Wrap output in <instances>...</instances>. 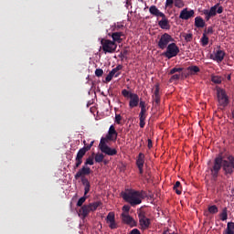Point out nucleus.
Masks as SVG:
<instances>
[{"label":"nucleus","mask_w":234,"mask_h":234,"mask_svg":"<svg viewBox=\"0 0 234 234\" xmlns=\"http://www.w3.org/2000/svg\"><path fill=\"white\" fill-rule=\"evenodd\" d=\"M137 218H139L140 219V229H149V227L151 226V219H149V218H146V216H144V214L143 213L137 214Z\"/></svg>","instance_id":"14"},{"label":"nucleus","mask_w":234,"mask_h":234,"mask_svg":"<svg viewBox=\"0 0 234 234\" xmlns=\"http://www.w3.org/2000/svg\"><path fill=\"white\" fill-rule=\"evenodd\" d=\"M171 78L169 79V83H173L175 81L180 80V78L182 77V74H172Z\"/></svg>","instance_id":"29"},{"label":"nucleus","mask_w":234,"mask_h":234,"mask_svg":"<svg viewBox=\"0 0 234 234\" xmlns=\"http://www.w3.org/2000/svg\"><path fill=\"white\" fill-rule=\"evenodd\" d=\"M122 222L131 226V228H134L136 226V222L134 219H133V218H131V216H129L128 214H122Z\"/></svg>","instance_id":"20"},{"label":"nucleus","mask_w":234,"mask_h":234,"mask_svg":"<svg viewBox=\"0 0 234 234\" xmlns=\"http://www.w3.org/2000/svg\"><path fill=\"white\" fill-rule=\"evenodd\" d=\"M122 96L130 99L129 108L131 109H134L135 107H137V104H140V102H144L143 101H140V97H138L137 94L132 93L127 90H122Z\"/></svg>","instance_id":"7"},{"label":"nucleus","mask_w":234,"mask_h":234,"mask_svg":"<svg viewBox=\"0 0 234 234\" xmlns=\"http://www.w3.org/2000/svg\"><path fill=\"white\" fill-rule=\"evenodd\" d=\"M157 26H159L161 29H169V20L166 19V17H162V19L157 22Z\"/></svg>","instance_id":"26"},{"label":"nucleus","mask_w":234,"mask_h":234,"mask_svg":"<svg viewBox=\"0 0 234 234\" xmlns=\"http://www.w3.org/2000/svg\"><path fill=\"white\" fill-rule=\"evenodd\" d=\"M230 79H231V77H230V76H227V80H229Z\"/></svg>","instance_id":"50"},{"label":"nucleus","mask_w":234,"mask_h":234,"mask_svg":"<svg viewBox=\"0 0 234 234\" xmlns=\"http://www.w3.org/2000/svg\"><path fill=\"white\" fill-rule=\"evenodd\" d=\"M211 82L214 84H220L222 82V79L220 76H211Z\"/></svg>","instance_id":"32"},{"label":"nucleus","mask_w":234,"mask_h":234,"mask_svg":"<svg viewBox=\"0 0 234 234\" xmlns=\"http://www.w3.org/2000/svg\"><path fill=\"white\" fill-rule=\"evenodd\" d=\"M128 54V51L126 49H124V51H122L120 53V58L122 60L124 58H126V55Z\"/></svg>","instance_id":"39"},{"label":"nucleus","mask_w":234,"mask_h":234,"mask_svg":"<svg viewBox=\"0 0 234 234\" xmlns=\"http://www.w3.org/2000/svg\"><path fill=\"white\" fill-rule=\"evenodd\" d=\"M122 198L124 199L126 203H129L131 207H135L142 204V198H144V191L129 189L122 193Z\"/></svg>","instance_id":"4"},{"label":"nucleus","mask_w":234,"mask_h":234,"mask_svg":"<svg viewBox=\"0 0 234 234\" xmlns=\"http://www.w3.org/2000/svg\"><path fill=\"white\" fill-rule=\"evenodd\" d=\"M131 210V207L128 205H124V207H122V211H124L125 213H128V211Z\"/></svg>","instance_id":"42"},{"label":"nucleus","mask_w":234,"mask_h":234,"mask_svg":"<svg viewBox=\"0 0 234 234\" xmlns=\"http://www.w3.org/2000/svg\"><path fill=\"white\" fill-rule=\"evenodd\" d=\"M117 140V132L115 131V126L111 125L108 127V133L106 137H101L100 140V151L108 156L117 155V150L115 148L109 147L106 144L108 142H115Z\"/></svg>","instance_id":"2"},{"label":"nucleus","mask_w":234,"mask_h":234,"mask_svg":"<svg viewBox=\"0 0 234 234\" xmlns=\"http://www.w3.org/2000/svg\"><path fill=\"white\" fill-rule=\"evenodd\" d=\"M122 27H123V26H122V25H121V24H117V25H115V28H114V29H112V30L117 31V30L122 29Z\"/></svg>","instance_id":"43"},{"label":"nucleus","mask_w":234,"mask_h":234,"mask_svg":"<svg viewBox=\"0 0 234 234\" xmlns=\"http://www.w3.org/2000/svg\"><path fill=\"white\" fill-rule=\"evenodd\" d=\"M186 70L189 71L190 75H195L197 72H200V68H197V66H189L186 68Z\"/></svg>","instance_id":"27"},{"label":"nucleus","mask_w":234,"mask_h":234,"mask_svg":"<svg viewBox=\"0 0 234 234\" xmlns=\"http://www.w3.org/2000/svg\"><path fill=\"white\" fill-rule=\"evenodd\" d=\"M231 119H234V110H231Z\"/></svg>","instance_id":"49"},{"label":"nucleus","mask_w":234,"mask_h":234,"mask_svg":"<svg viewBox=\"0 0 234 234\" xmlns=\"http://www.w3.org/2000/svg\"><path fill=\"white\" fill-rule=\"evenodd\" d=\"M92 160H94L95 163L100 164V163L103 162V154H95V158H92Z\"/></svg>","instance_id":"33"},{"label":"nucleus","mask_w":234,"mask_h":234,"mask_svg":"<svg viewBox=\"0 0 234 234\" xmlns=\"http://www.w3.org/2000/svg\"><path fill=\"white\" fill-rule=\"evenodd\" d=\"M214 34V27H207V29L205 30V33H203V35L207 36V35H211Z\"/></svg>","instance_id":"36"},{"label":"nucleus","mask_w":234,"mask_h":234,"mask_svg":"<svg viewBox=\"0 0 234 234\" xmlns=\"http://www.w3.org/2000/svg\"><path fill=\"white\" fill-rule=\"evenodd\" d=\"M129 234H141L140 230H138L137 229H133V230H131V232H129Z\"/></svg>","instance_id":"44"},{"label":"nucleus","mask_w":234,"mask_h":234,"mask_svg":"<svg viewBox=\"0 0 234 234\" xmlns=\"http://www.w3.org/2000/svg\"><path fill=\"white\" fill-rule=\"evenodd\" d=\"M122 122V116L120 114H115V123L120 124Z\"/></svg>","instance_id":"41"},{"label":"nucleus","mask_w":234,"mask_h":234,"mask_svg":"<svg viewBox=\"0 0 234 234\" xmlns=\"http://www.w3.org/2000/svg\"><path fill=\"white\" fill-rule=\"evenodd\" d=\"M182 72V68H174L169 70V75H176V73Z\"/></svg>","instance_id":"34"},{"label":"nucleus","mask_w":234,"mask_h":234,"mask_svg":"<svg viewBox=\"0 0 234 234\" xmlns=\"http://www.w3.org/2000/svg\"><path fill=\"white\" fill-rule=\"evenodd\" d=\"M81 159H83V157H81ZM82 163H84V166H81L80 171H77V174H75V180L81 179V186H86V187H88V178H86V176L90 175V167H88V165H95L96 162L92 157H88L86 162L81 160V164Z\"/></svg>","instance_id":"5"},{"label":"nucleus","mask_w":234,"mask_h":234,"mask_svg":"<svg viewBox=\"0 0 234 234\" xmlns=\"http://www.w3.org/2000/svg\"><path fill=\"white\" fill-rule=\"evenodd\" d=\"M148 142H149L148 143V147H149V149H151V147H153V143L151 142V139H149Z\"/></svg>","instance_id":"47"},{"label":"nucleus","mask_w":234,"mask_h":234,"mask_svg":"<svg viewBox=\"0 0 234 234\" xmlns=\"http://www.w3.org/2000/svg\"><path fill=\"white\" fill-rule=\"evenodd\" d=\"M180 181H176V184L174 185V191H176V195H181L182 191L180 190Z\"/></svg>","instance_id":"30"},{"label":"nucleus","mask_w":234,"mask_h":234,"mask_svg":"<svg viewBox=\"0 0 234 234\" xmlns=\"http://www.w3.org/2000/svg\"><path fill=\"white\" fill-rule=\"evenodd\" d=\"M122 65H117L114 69H112V70H122Z\"/></svg>","instance_id":"45"},{"label":"nucleus","mask_w":234,"mask_h":234,"mask_svg":"<svg viewBox=\"0 0 234 234\" xmlns=\"http://www.w3.org/2000/svg\"><path fill=\"white\" fill-rule=\"evenodd\" d=\"M100 207H101V201H95L88 205L77 206V207H81L80 208V216L81 217V218H86V217H88V214H90V212H95Z\"/></svg>","instance_id":"6"},{"label":"nucleus","mask_w":234,"mask_h":234,"mask_svg":"<svg viewBox=\"0 0 234 234\" xmlns=\"http://www.w3.org/2000/svg\"><path fill=\"white\" fill-rule=\"evenodd\" d=\"M220 14H222V6H220V4H216L209 9H204L203 16H205V20L202 19V17L197 16L194 19V26L198 28H203L205 27V21H209L211 17H215L216 15Z\"/></svg>","instance_id":"3"},{"label":"nucleus","mask_w":234,"mask_h":234,"mask_svg":"<svg viewBox=\"0 0 234 234\" xmlns=\"http://www.w3.org/2000/svg\"><path fill=\"white\" fill-rule=\"evenodd\" d=\"M154 102L155 105L160 104V85L155 84V90L154 91Z\"/></svg>","instance_id":"25"},{"label":"nucleus","mask_w":234,"mask_h":234,"mask_svg":"<svg viewBox=\"0 0 234 234\" xmlns=\"http://www.w3.org/2000/svg\"><path fill=\"white\" fill-rule=\"evenodd\" d=\"M227 220V208H223V212L220 213V221Z\"/></svg>","instance_id":"35"},{"label":"nucleus","mask_w":234,"mask_h":234,"mask_svg":"<svg viewBox=\"0 0 234 234\" xmlns=\"http://www.w3.org/2000/svg\"><path fill=\"white\" fill-rule=\"evenodd\" d=\"M165 7L167 8H178L181 9L182 7H185V2L182 0H166L165 2Z\"/></svg>","instance_id":"15"},{"label":"nucleus","mask_w":234,"mask_h":234,"mask_svg":"<svg viewBox=\"0 0 234 234\" xmlns=\"http://www.w3.org/2000/svg\"><path fill=\"white\" fill-rule=\"evenodd\" d=\"M122 37H123V33H122V32H112L111 34V38H112V40H111V42L120 44L122 41Z\"/></svg>","instance_id":"23"},{"label":"nucleus","mask_w":234,"mask_h":234,"mask_svg":"<svg viewBox=\"0 0 234 234\" xmlns=\"http://www.w3.org/2000/svg\"><path fill=\"white\" fill-rule=\"evenodd\" d=\"M120 71L119 69H112L111 72H108V75H106L105 81L106 83L111 82L112 78H118L120 77Z\"/></svg>","instance_id":"24"},{"label":"nucleus","mask_w":234,"mask_h":234,"mask_svg":"<svg viewBox=\"0 0 234 234\" xmlns=\"http://www.w3.org/2000/svg\"><path fill=\"white\" fill-rule=\"evenodd\" d=\"M216 98L218 99V106L220 107V110H224L227 105L229 104V97L227 96L225 90L219 89L216 90Z\"/></svg>","instance_id":"11"},{"label":"nucleus","mask_w":234,"mask_h":234,"mask_svg":"<svg viewBox=\"0 0 234 234\" xmlns=\"http://www.w3.org/2000/svg\"><path fill=\"white\" fill-rule=\"evenodd\" d=\"M225 234H234V231L231 230V229H227V230L225 231Z\"/></svg>","instance_id":"46"},{"label":"nucleus","mask_w":234,"mask_h":234,"mask_svg":"<svg viewBox=\"0 0 234 234\" xmlns=\"http://www.w3.org/2000/svg\"><path fill=\"white\" fill-rule=\"evenodd\" d=\"M225 58V51H222L220 49L216 50V53L214 55H211L210 59L214 60L218 63L222 62V59Z\"/></svg>","instance_id":"21"},{"label":"nucleus","mask_w":234,"mask_h":234,"mask_svg":"<svg viewBox=\"0 0 234 234\" xmlns=\"http://www.w3.org/2000/svg\"><path fill=\"white\" fill-rule=\"evenodd\" d=\"M165 49L166 50L164 53H162V56L166 58V59L176 58V56H177V54L180 53V48H177L176 43L169 44V46L165 47Z\"/></svg>","instance_id":"10"},{"label":"nucleus","mask_w":234,"mask_h":234,"mask_svg":"<svg viewBox=\"0 0 234 234\" xmlns=\"http://www.w3.org/2000/svg\"><path fill=\"white\" fill-rule=\"evenodd\" d=\"M149 14H151V16H154L155 17L166 18V16H165V13H162L160 10H158L155 5H151L149 7Z\"/></svg>","instance_id":"22"},{"label":"nucleus","mask_w":234,"mask_h":234,"mask_svg":"<svg viewBox=\"0 0 234 234\" xmlns=\"http://www.w3.org/2000/svg\"><path fill=\"white\" fill-rule=\"evenodd\" d=\"M200 43L203 47H206L209 44V37H207V35H203V37H200Z\"/></svg>","instance_id":"31"},{"label":"nucleus","mask_w":234,"mask_h":234,"mask_svg":"<svg viewBox=\"0 0 234 234\" xmlns=\"http://www.w3.org/2000/svg\"><path fill=\"white\" fill-rule=\"evenodd\" d=\"M93 142H90L88 146L81 147L80 151H77V155L75 157V165L72 166V169H77L79 166L81 165V158L86 155V153L88 151H90V148L92 147Z\"/></svg>","instance_id":"9"},{"label":"nucleus","mask_w":234,"mask_h":234,"mask_svg":"<svg viewBox=\"0 0 234 234\" xmlns=\"http://www.w3.org/2000/svg\"><path fill=\"white\" fill-rule=\"evenodd\" d=\"M89 192H90V182H88V186L84 185V197H80V200H77V207L83 206V203H85L88 198L86 195H88Z\"/></svg>","instance_id":"19"},{"label":"nucleus","mask_w":234,"mask_h":234,"mask_svg":"<svg viewBox=\"0 0 234 234\" xmlns=\"http://www.w3.org/2000/svg\"><path fill=\"white\" fill-rule=\"evenodd\" d=\"M137 106H140V128L144 129L146 120V103L144 101H140L137 103Z\"/></svg>","instance_id":"13"},{"label":"nucleus","mask_w":234,"mask_h":234,"mask_svg":"<svg viewBox=\"0 0 234 234\" xmlns=\"http://www.w3.org/2000/svg\"><path fill=\"white\" fill-rule=\"evenodd\" d=\"M103 75V70L101 69H95V77L101 78Z\"/></svg>","instance_id":"37"},{"label":"nucleus","mask_w":234,"mask_h":234,"mask_svg":"<svg viewBox=\"0 0 234 234\" xmlns=\"http://www.w3.org/2000/svg\"><path fill=\"white\" fill-rule=\"evenodd\" d=\"M207 211H208L211 215H215L216 213H218V207H216V205H211L207 207Z\"/></svg>","instance_id":"28"},{"label":"nucleus","mask_w":234,"mask_h":234,"mask_svg":"<svg viewBox=\"0 0 234 234\" xmlns=\"http://www.w3.org/2000/svg\"><path fill=\"white\" fill-rule=\"evenodd\" d=\"M193 16H195V12H193V10H187L186 8H185L182 11H180V19L186 21L191 19Z\"/></svg>","instance_id":"18"},{"label":"nucleus","mask_w":234,"mask_h":234,"mask_svg":"<svg viewBox=\"0 0 234 234\" xmlns=\"http://www.w3.org/2000/svg\"><path fill=\"white\" fill-rule=\"evenodd\" d=\"M101 51L104 52V54H112L117 49V42L109 39L101 38Z\"/></svg>","instance_id":"8"},{"label":"nucleus","mask_w":234,"mask_h":234,"mask_svg":"<svg viewBox=\"0 0 234 234\" xmlns=\"http://www.w3.org/2000/svg\"><path fill=\"white\" fill-rule=\"evenodd\" d=\"M173 42V37L167 33L162 34L160 36V40H157V48L160 49H165V48L169 47V43Z\"/></svg>","instance_id":"12"},{"label":"nucleus","mask_w":234,"mask_h":234,"mask_svg":"<svg viewBox=\"0 0 234 234\" xmlns=\"http://www.w3.org/2000/svg\"><path fill=\"white\" fill-rule=\"evenodd\" d=\"M146 180H149V177H145Z\"/></svg>","instance_id":"51"},{"label":"nucleus","mask_w":234,"mask_h":234,"mask_svg":"<svg viewBox=\"0 0 234 234\" xmlns=\"http://www.w3.org/2000/svg\"><path fill=\"white\" fill-rule=\"evenodd\" d=\"M135 165L137 166V170L140 171V176L144 174V154L140 153L137 154V159L135 161Z\"/></svg>","instance_id":"16"},{"label":"nucleus","mask_w":234,"mask_h":234,"mask_svg":"<svg viewBox=\"0 0 234 234\" xmlns=\"http://www.w3.org/2000/svg\"><path fill=\"white\" fill-rule=\"evenodd\" d=\"M191 39H193V35L191 33L185 35V41L191 42Z\"/></svg>","instance_id":"38"},{"label":"nucleus","mask_w":234,"mask_h":234,"mask_svg":"<svg viewBox=\"0 0 234 234\" xmlns=\"http://www.w3.org/2000/svg\"><path fill=\"white\" fill-rule=\"evenodd\" d=\"M227 230H234V222L227 223Z\"/></svg>","instance_id":"40"},{"label":"nucleus","mask_w":234,"mask_h":234,"mask_svg":"<svg viewBox=\"0 0 234 234\" xmlns=\"http://www.w3.org/2000/svg\"><path fill=\"white\" fill-rule=\"evenodd\" d=\"M106 224H108V229H117V223L115 222V214L112 212L108 213L106 216Z\"/></svg>","instance_id":"17"},{"label":"nucleus","mask_w":234,"mask_h":234,"mask_svg":"<svg viewBox=\"0 0 234 234\" xmlns=\"http://www.w3.org/2000/svg\"><path fill=\"white\" fill-rule=\"evenodd\" d=\"M220 169L225 171V175H231L234 173V156L227 157V160H223L222 156L216 157L214 159V165L209 168L211 172V180L216 181L218 179V173Z\"/></svg>","instance_id":"1"},{"label":"nucleus","mask_w":234,"mask_h":234,"mask_svg":"<svg viewBox=\"0 0 234 234\" xmlns=\"http://www.w3.org/2000/svg\"><path fill=\"white\" fill-rule=\"evenodd\" d=\"M162 234H176V233H169V230H165L164 232H162Z\"/></svg>","instance_id":"48"}]
</instances>
